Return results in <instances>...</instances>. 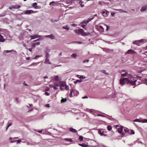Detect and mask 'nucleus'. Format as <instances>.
Masks as SVG:
<instances>
[{
    "mask_svg": "<svg viewBox=\"0 0 147 147\" xmlns=\"http://www.w3.org/2000/svg\"><path fill=\"white\" fill-rule=\"evenodd\" d=\"M137 81V79H134L132 80H129L127 78H124L123 79H120V84L123 85L125 83L127 84H130L133 86L135 85Z\"/></svg>",
    "mask_w": 147,
    "mask_h": 147,
    "instance_id": "1",
    "label": "nucleus"
},
{
    "mask_svg": "<svg viewBox=\"0 0 147 147\" xmlns=\"http://www.w3.org/2000/svg\"><path fill=\"white\" fill-rule=\"evenodd\" d=\"M129 132L128 128L122 126H120V134H121V136L122 137L128 136V134Z\"/></svg>",
    "mask_w": 147,
    "mask_h": 147,
    "instance_id": "2",
    "label": "nucleus"
},
{
    "mask_svg": "<svg viewBox=\"0 0 147 147\" xmlns=\"http://www.w3.org/2000/svg\"><path fill=\"white\" fill-rule=\"evenodd\" d=\"M75 32L77 33H78L80 34H81L83 36H87V33H85L83 29H79L76 30Z\"/></svg>",
    "mask_w": 147,
    "mask_h": 147,
    "instance_id": "3",
    "label": "nucleus"
},
{
    "mask_svg": "<svg viewBox=\"0 0 147 147\" xmlns=\"http://www.w3.org/2000/svg\"><path fill=\"white\" fill-rule=\"evenodd\" d=\"M144 41L143 39H141L140 40H135L133 42V43L134 45H136L138 46H140V43H142Z\"/></svg>",
    "mask_w": 147,
    "mask_h": 147,
    "instance_id": "4",
    "label": "nucleus"
},
{
    "mask_svg": "<svg viewBox=\"0 0 147 147\" xmlns=\"http://www.w3.org/2000/svg\"><path fill=\"white\" fill-rule=\"evenodd\" d=\"M42 36L35 34L33 35L30 36V37L31 38V40L34 39L36 38H41Z\"/></svg>",
    "mask_w": 147,
    "mask_h": 147,
    "instance_id": "5",
    "label": "nucleus"
},
{
    "mask_svg": "<svg viewBox=\"0 0 147 147\" xmlns=\"http://www.w3.org/2000/svg\"><path fill=\"white\" fill-rule=\"evenodd\" d=\"M94 18V17H93L92 18H89L87 20H84L81 22L80 24H85L86 25L90 21L93 20Z\"/></svg>",
    "mask_w": 147,
    "mask_h": 147,
    "instance_id": "6",
    "label": "nucleus"
},
{
    "mask_svg": "<svg viewBox=\"0 0 147 147\" xmlns=\"http://www.w3.org/2000/svg\"><path fill=\"white\" fill-rule=\"evenodd\" d=\"M98 132L101 136H106L105 134H104L105 131L104 129H99Z\"/></svg>",
    "mask_w": 147,
    "mask_h": 147,
    "instance_id": "7",
    "label": "nucleus"
},
{
    "mask_svg": "<svg viewBox=\"0 0 147 147\" xmlns=\"http://www.w3.org/2000/svg\"><path fill=\"white\" fill-rule=\"evenodd\" d=\"M36 12V11H34L32 10H27L25 11V14H29L31 13H34Z\"/></svg>",
    "mask_w": 147,
    "mask_h": 147,
    "instance_id": "8",
    "label": "nucleus"
},
{
    "mask_svg": "<svg viewBox=\"0 0 147 147\" xmlns=\"http://www.w3.org/2000/svg\"><path fill=\"white\" fill-rule=\"evenodd\" d=\"M98 30L101 32H103L104 31V29L103 27L99 25L97 26Z\"/></svg>",
    "mask_w": 147,
    "mask_h": 147,
    "instance_id": "9",
    "label": "nucleus"
},
{
    "mask_svg": "<svg viewBox=\"0 0 147 147\" xmlns=\"http://www.w3.org/2000/svg\"><path fill=\"white\" fill-rule=\"evenodd\" d=\"M136 52L134 50L132 49H129L128 50L126 53V54H133L134 53H135Z\"/></svg>",
    "mask_w": 147,
    "mask_h": 147,
    "instance_id": "10",
    "label": "nucleus"
},
{
    "mask_svg": "<svg viewBox=\"0 0 147 147\" xmlns=\"http://www.w3.org/2000/svg\"><path fill=\"white\" fill-rule=\"evenodd\" d=\"M109 13V12L106 10L103 11L102 12V13L105 17H107Z\"/></svg>",
    "mask_w": 147,
    "mask_h": 147,
    "instance_id": "11",
    "label": "nucleus"
},
{
    "mask_svg": "<svg viewBox=\"0 0 147 147\" xmlns=\"http://www.w3.org/2000/svg\"><path fill=\"white\" fill-rule=\"evenodd\" d=\"M86 111L87 112H90L92 114H93V113L95 112V110L93 109H86Z\"/></svg>",
    "mask_w": 147,
    "mask_h": 147,
    "instance_id": "12",
    "label": "nucleus"
},
{
    "mask_svg": "<svg viewBox=\"0 0 147 147\" xmlns=\"http://www.w3.org/2000/svg\"><path fill=\"white\" fill-rule=\"evenodd\" d=\"M45 64H51V63L49 61V58H46L45 61Z\"/></svg>",
    "mask_w": 147,
    "mask_h": 147,
    "instance_id": "13",
    "label": "nucleus"
},
{
    "mask_svg": "<svg viewBox=\"0 0 147 147\" xmlns=\"http://www.w3.org/2000/svg\"><path fill=\"white\" fill-rule=\"evenodd\" d=\"M79 146H80L83 147H89L88 145L86 144L85 143L80 144H79Z\"/></svg>",
    "mask_w": 147,
    "mask_h": 147,
    "instance_id": "14",
    "label": "nucleus"
},
{
    "mask_svg": "<svg viewBox=\"0 0 147 147\" xmlns=\"http://www.w3.org/2000/svg\"><path fill=\"white\" fill-rule=\"evenodd\" d=\"M69 130L71 132H72L73 133H76L77 132V131H76V129H75L74 128H73L72 127H70L69 129Z\"/></svg>",
    "mask_w": 147,
    "mask_h": 147,
    "instance_id": "15",
    "label": "nucleus"
},
{
    "mask_svg": "<svg viewBox=\"0 0 147 147\" xmlns=\"http://www.w3.org/2000/svg\"><path fill=\"white\" fill-rule=\"evenodd\" d=\"M5 41V39L3 36L0 34V42H3Z\"/></svg>",
    "mask_w": 147,
    "mask_h": 147,
    "instance_id": "16",
    "label": "nucleus"
},
{
    "mask_svg": "<svg viewBox=\"0 0 147 147\" xmlns=\"http://www.w3.org/2000/svg\"><path fill=\"white\" fill-rule=\"evenodd\" d=\"M129 133L128 134V135L129 134H135L134 131L133 130H129Z\"/></svg>",
    "mask_w": 147,
    "mask_h": 147,
    "instance_id": "17",
    "label": "nucleus"
},
{
    "mask_svg": "<svg viewBox=\"0 0 147 147\" xmlns=\"http://www.w3.org/2000/svg\"><path fill=\"white\" fill-rule=\"evenodd\" d=\"M64 140L67 142H72L73 141V140L71 138H64Z\"/></svg>",
    "mask_w": 147,
    "mask_h": 147,
    "instance_id": "18",
    "label": "nucleus"
},
{
    "mask_svg": "<svg viewBox=\"0 0 147 147\" xmlns=\"http://www.w3.org/2000/svg\"><path fill=\"white\" fill-rule=\"evenodd\" d=\"M65 83L62 82L60 84V88L61 89H62V87H63L64 86H65Z\"/></svg>",
    "mask_w": 147,
    "mask_h": 147,
    "instance_id": "19",
    "label": "nucleus"
},
{
    "mask_svg": "<svg viewBox=\"0 0 147 147\" xmlns=\"http://www.w3.org/2000/svg\"><path fill=\"white\" fill-rule=\"evenodd\" d=\"M59 79V77L57 76H55L52 78V79L53 80H57Z\"/></svg>",
    "mask_w": 147,
    "mask_h": 147,
    "instance_id": "20",
    "label": "nucleus"
},
{
    "mask_svg": "<svg viewBox=\"0 0 147 147\" xmlns=\"http://www.w3.org/2000/svg\"><path fill=\"white\" fill-rule=\"evenodd\" d=\"M147 9V7L146 6L142 7L140 9V11H144L146 10Z\"/></svg>",
    "mask_w": 147,
    "mask_h": 147,
    "instance_id": "21",
    "label": "nucleus"
},
{
    "mask_svg": "<svg viewBox=\"0 0 147 147\" xmlns=\"http://www.w3.org/2000/svg\"><path fill=\"white\" fill-rule=\"evenodd\" d=\"M37 3H33L32 4V6L34 8H35V9H36L37 8Z\"/></svg>",
    "mask_w": 147,
    "mask_h": 147,
    "instance_id": "22",
    "label": "nucleus"
},
{
    "mask_svg": "<svg viewBox=\"0 0 147 147\" xmlns=\"http://www.w3.org/2000/svg\"><path fill=\"white\" fill-rule=\"evenodd\" d=\"M142 120L140 119H135L134 121V122H141L142 123Z\"/></svg>",
    "mask_w": 147,
    "mask_h": 147,
    "instance_id": "23",
    "label": "nucleus"
},
{
    "mask_svg": "<svg viewBox=\"0 0 147 147\" xmlns=\"http://www.w3.org/2000/svg\"><path fill=\"white\" fill-rule=\"evenodd\" d=\"M76 76L80 79H85L86 78L85 76H80L78 75Z\"/></svg>",
    "mask_w": 147,
    "mask_h": 147,
    "instance_id": "24",
    "label": "nucleus"
},
{
    "mask_svg": "<svg viewBox=\"0 0 147 147\" xmlns=\"http://www.w3.org/2000/svg\"><path fill=\"white\" fill-rule=\"evenodd\" d=\"M16 141L17 142V143H18L20 142H21V140H11L10 141L11 143H13L14 142H15Z\"/></svg>",
    "mask_w": 147,
    "mask_h": 147,
    "instance_id": "25",
    "label": "nucleus"
},
{
    "mask_svg": "<svg viewBox=\"0 0 147 147\" xmlns=\"http://www.w3.org/2000/svg\"><path fill=\"white\" fill-rule=\"evenodd\" d=\"M13 5L14 9H18L20 7V6L18 5Z\"/></svg>",
    "mask_w": 147,
    "mask_h": 147,
    "instance_id": "26",
    "label": "nucleus"
},
{
    "mask_svg": "<svg viewBox=\"0 0 147 147\" xmlns=\"http://www.w3.org/2000/svg\"><path fill=\"white\" fill-rule=\"evenodd\" d=\"M71 56L72 57H73L75 59L76 58L77 56V55L76 54V53H73L71 55Z\"/></svg>",
    "mask_w": 147,
    "mask_h": 147,
    "instance_id": "27",
    "label": "nucleus"
},
{
    "mask_svg": "<svg viewBox=\"0 0 147 147\" xmlns=\"http://www.w3.org/2000/svg\"><path fill=\"white\" fill-rule=\"evenodd\" d=\"M105 2H103V1H100L98 2V4L100 5H105Z\"/></svg>",
    "mask_w": 147,
    "mask_h": 147,
    "instance_id": "28",
    "label": "nucleus"
},
{
    "mask_svg": "<svg viewBox=\"0 0 147 147\" xmlns=\"http://www.w3.org/2000/svg\"><path fill=\"white\" fill-rule=\"evenodd\" d=\"M62 99L61 100V103L63 102H65L67 100V99L66 98H63L62 97Z\"/></svg>",
    "mask_w": 147,
    "mask_h": 147,
    "instance_id": "29",
    "label": "nucleus"
},
{
    "mask_svg": "<svg viewBox=\"0 0 147 147\" xmlns=\"http://www.w3.org/2000/svg\"><path fill=\"white\" fill-rule=\"evenodd\" d=\"M50 38L51 39H54L55 38V37L53 34H50Z\"/></svg>",
    "mask_w": 147,
    "mask_h": 147,
    "instance_id": "30",
    "label": "nucleus"
},
{
    "mask_svg": "<svg viewBox=\"0 0 147 147\" xmlns=\"http://www.w3.org/2000/svg\"><path fill=\"white\" fill-rule=\"evenodd\" d=\"M127 72H125V73L124 74H122L121 75V77H123L127 76Z\"/></svg>",
    "mask_w": 147,
    "mask_h": 147,
    "instance_id": "31",
    "label": "nucleus"
},
{
    "mask_svg": "<svg viewBox=\"0 0 147 147\" xmlns=\"http://www.w3.org/2000/svg\"><path fill=\"white\" fill-rule=\"evenodd\" d=\"M136 143H142V142L140 141L139 139H138L136 141L134 142V144H135Z\"/></svg>",
    "mask_w": 147,
    "mask_h": 147,
    "instance_id": "32",
    "label": "nucleus"
},
{
    "mask_svg": "<svg viewBox=\"0 0 147 147\" xmlns=\"http://www.w3.org/2000/svg\"><path fill=\"white\" fill-rule=\"evenodd\" d=\"M78 3H79L81 7H83L84 6V5L82 4V3H83V2L82 1H80L79 2H78Z\"/></svg>",
    "mask_w": 147,
    "mask_h": 147,
    "instance_id": "33",
    "label": "nucleus"
},
{
    "mask_svg": "<svg viewBox=\"0 0 147 147\" xmlns=\"http://www.w3.org/2000/svg\"><path fill=\"white\" fill-rule=\"evenodd\" d=\"M74 92L73 90L72 89L71 90L70 92L69 93V96L71 97L72 96V93Z\"/></svg>",
    "mask_w": 147,
    "mask_h": 147,
    "instance_id": "34",
    "label": "nucleus"
},
{
    "mask_svg": "<svg viewBox=\"0 0 147 147\" xmlns=\"http://www.w3.org/2000/svg\"><path fill=\"white\" fill-rule=\"evenodd\" d=\"M59 87V85L58 84H56V85L55 86H54L53 87V88L54 89L57 90L58 88V87Z\"/></svg>",
    "mask_w": 147,
    "mask_h": 147,
    "instance_id": "35",
    "label": "nucleus"
},
{
    "mask_svg": "<svg viewBox=\"0 0 147 147\" xmlns=\"http://www.w3.org/2000/svg\"><path fill=\"white\" fill-rule=\"evenodd\" d=\"M42 55H36V56L33 58V59H36L37 58H38V57H42Z\"/></svg>",
    "mask_w": 147,
    "mask_h": 147,
    "instance_id": "36",
    "label": "nucleus"
},
{
    "mask_svg": "<svg viewBox=\"0 0 147 147\" xmlns=\"http://www.w3.org/2000/svg\"><path fill=\"white\" fill-rule=\"evenodd\" d=\"M107 129L109 131H111L112 129V127H111V126L110 125L108 126H107Z\"/></svg>",
    "mask_w": 147,
    "mask_h": 147,
    "instance_id": "37",
    "label": "nucleus"
},
{
    "mask_svg": "<svg viewBox=\"0 0 147 147\" xmlns=\"http://www.w3.org/2000/svg\"><path fill=\"white\" fill-rule=\"evenodd\" d=\"M81 26L84 28L86 29V24H83Z\"/></svg>",
    "mask_w": 147,
    "mask_h": 147,
    "instance_id": "38",
    "label": "nucleus"
},
{
    "mask_svg": "<svg viewBox=\"0 0 147 147\" xmlns=\"http://www.w3.org/2000/svg\"><path fill=\"white\" fill-rule=\"evenodd\" d=\"M63 28L67 30H68L69 29V28L68 27V26H64L63 27Z\"/></svg>",
    "mask_w": 147,
    "mask_h": 147,
    "instance_id": "39",
    "label": "nucleus"
},
{
    "mask_svg": "<svg viewBox=\"0 0 147 147\" xmlns=\"http://www.w3.org/2000/svg\"><path fill=\"white\" fill-rule=\"evenodd\" d=\"M142 81L144 82L145 84L147 85V78L145 79L144 80H142Z\"/></svg>",
    "mask_w": 147,
    "mask_h": 147,
    "instance_id": "40",
    "label": "nucleus"
},
{
    "mask_svg": "<svg viewBox=\"0 0 147 147\" xmlns=\"http://www.w3.org/2000/svg\"><path fill=\"white\" fill-rule=\"evenodd\" d=\"M50 50L47 48L46 49L45 52H46V53H49L50 52Z\"/></svg>",
    "mask_w": 147,
    "mask_h": 147,
    "instance_id": "41",
    "label": "nucleus"
},
{
    "mask_svg": "<svg viewBox=\"0 0 147 147\" xmlns=\"http://www.w3.org/2000/svg\"><path fill=\"white\" fill-rule=\"evenodd\" d=\"M142 123H147V119H143L142 120Z\"/></svg>",
    "mask_w": 147,
    "mask_h": 147,
    "instance_id": "42",
    "label": "nucleus"
},
{
    "mask_svg": "<svg viewBox=\"0 0 147 147\" xmlns=\"http://www.w3.org/2000/svg\"><path fill=\"white\" fill-rule=\"evenodd\" d=\"M83 137L82 136H80L79 137V139L80 141H82L83 140Z\"/></svg>",
    "mask_w": 147,
    "mask_h": 147,
    "instance_id": "43",
    "label": "nucleus"
},
{
    "mask_svg": "<svg viewBox=\"0 0 147 147\" xmlns=\"http://www.w3.org/2000/svg\"><path fill=\"white\" fill-rule=\"evenodd\" d=\"M12 125V123H8L7 125V128H6V129L7 130V129L11 125Z\"/></svg>",
    "mask_w": 147,
    "mask_h": 147,
    "instance_id": "44",
    "label": "nucleus"
},
{
    "mask_svg": "<svg viewBox=\"0 0 147 147\" xmlns=\"http://www.w3.org/2000/svg\"><path fill=\"white\" fill-rule=\"evenodd\" d=\"M49 53H46V58H49Z\"/></svg>",
    "mask_w": 147,
    "mask_h": 147,
    "instance_id": "45",
    "label": "nucleus"
},
{
    "mask_svg": "<svg viewBox=\"0 0 147 147\" xmlns=\"http://www.w3.org/2000/svg\"><path fill=\"white\" fill-rule=\"evenodd\" d=\"M36 46L38 45H40V43L39 42H37L34 43Z\"/></svg>",
    "mask_w": 147,
    "mask_h": 147,
    "instance_id": "46",
    "label": "nucleus"
},
{
    "mask_svg": "<svg viewBox=\"0 0 147 147\" xmlns=\"http://www.w3.org/2000/svg\"><path fill=\"white\" fill-rule=\"evenodd\" d=\"M82 80H76V82L79 83H81L82 82Z\"/></svg>",
    "mask_w": 147,
    "mask_h": 147,
    "instance_id": "47",
    "label": "nucleus"
},
{
    "mask_svg": "<svg viewBox=\"0 0 147 147\" xmlns=\"http://www.w3.org/2000/svg\"><path fill=\"white\" fill-rule=\"evenodd\" d=\"M97 115L98 116H101L102 117H106V116H104L103 115H102L101 114H98Z\"/></svg>",
    "mask_w": 147,
    "mask_h": 147,
    "instance_id": "48",
    "label": "nucleus"
},
{
    "mask_svg": "<svg viewBox=\"0 0 147 147\" xmlns=\"http://www.w3.org/2000/svg\"><path fill=\"white\" fill-rule=\"evenodd\" d=\"M9 8L10 9H14V5L9 7Z\"/></svg>",
    "mask_w": 147,
    "mask_h": 147,
    "instance_id": "49",
    "label": "nucleus"
},
{
    "mask_svg": "<svg viewBox=\"0 0 147 147\" xmlns=\"http://www.w3.org/2000/svg\"><path fill=\"white\" fill-rule=\"evenodd\" d=\"M65 89L66 90H69V86L67 85H65Z\"/></svg>",
    "mask_w": 147,
    "mask_h": 147,
    "instance_id": "50",
    "label": "nucleus"
},
{
    "mask_svg": "<svg viewBox=\"0 0 147 147\" xmlns=\"http://www.w3.org/2000/svg\"><path fill=\"white\" fill-rule=\"evenodd\" d=\"M59 20H54L53 19H52L51 20V21L53 22H57Z\"/></svg>",
    "mask_w": 147,
    "mask_h": 147,
    "instance_id": "51",
    "label": "nucleus"
},
{
    "mask_svg": "<svg viewBox=\"0 0 147 147\" xmlns=\"http://www.w3.org/2000/svg\"><path fill=\"white\" fill-rule=\"evenodd\" d=\"M101 71H102L103 73H104V74H108V73H106V71L105 70H102Z\"/></svg>",
    "mask_w": 147,
    "mask_h": 147,
    "instance_id": "52",
    "label": "nucleus"
},
{
    "mask_svg": "<svg viewBox=\"0 0 147 147\" xmlns=\"http://www.w3.org/2000/svg\"><path fill=\"white\" fill-rule=\"evenodd\" d=\"M107 118H108L109 119H110V120H112V119H113V118H112L111 117L109 116H108V117H107Z\"/></svg>",
    "mask_w": 147,
    "mask_h": 147,
    "instance_id": "53",
    "label": "nucleus"
},
{
    "mask_svg": "<svg viewBox=\"0 0 147 147\" xmlns=\"http://www.w3.org/2000/svg\"><path fill=\"white\" fill-rule=\"evenodd\" d=\"M45 94L47 96H49V94L48 92H46L45 93Z\"/></svg>",
    "mask_w": 147,
    "mask_h": 147,
    "instance_id": "54",
    "label": "nucleus"
},
{
    "mask_svg": "<svg viewBox=\"0 0 147 147\" xmlns=\"http://www.w3.org/2000/svg\"><path fill=\"white\" fill-rule=\"evenodd\" d=\"M89 61V60H84L83 61V63H85V62H88Z\"/></svg>",
    "mask_w": 147,
    "mask_h": 147,
    "instance_id": "55",
    "label": "nucleus"
},
{
    "mask_svg": "<svg viewBox=\"0 0 147 147\" xmlns=\"http://www.w3.org/2000/svg\"><path fill=\"white\" fill-rule=\"evenodd\" d=\"M12 51V50H6V51H5V52L6 53H8L10 52H11Z\"/></svg>",
    "mask_w": 147,
    "mask_h": 147,
    "instance_id": "56",
    "label": "nucleus"
},
{
    "mask_svg": "<svg viewBox=\"0 0 147 147\" xmlns=\"http://www.w3.org/2000/svg\"><path fill=\"white\" fill-rule=\"evenodd\" d=\"M75 42V43H77L78 44H82V42Z\"/></svg>",
    "mask_w": 147,
    "mask_h": 147,
    "instance_id": "57",
    "label": "nucleus"
},
{
    "mask_svg": "<svg viewBox=\"0 0 147 147\" xmlns=\"http://www.w3.org/2000/svg\"><path fill=\"white\" fill-rule=\"evenodd\" d=\"M45 106L48 108L49 107H50L49 104H47Z\"/></svg>",
    "mask_w": 147,
    "mask_h": 147,
    "instance_id": "58",
    "label": "nucleus"
},
{
    "mask_svg": "<svg viewBox=\"0 0 147 147\" xmlns=\"http://www.w3.org/2000/svg\"><path fill=\"white\" fill-rule=\"evenodd\" d=\"M36 46V45H35V44H34V43L32 44V47L33 48H34V47H35V46Z\"/></svg>",
    "mask_w": 147,
    "mask_h": 147,
    "instance_id": "59",
    "label": "nucleus"
},
{
    "mask_svg": "<svg viewBox=\"0 0 147 147\" xmlns=\"http://www.w3.org/2000/svg\"><path fill=\"white\" fill-rule=\"evenodd\" d=\"M107 26V29H106V30L107 31H108L109 29V27L108 26Z\"/></svg>",
    "mask_w": 147,
    "mask_h": 147,
    "instance_id": "60",
    "label": "nucleus"
},
{
    "mask_svg": "<svg viewBox=\"0 0 147 147\" xmlns=\"http://www.w3.org/2000/svg\"><path fill=\"white\" fill-rule=\"evenodd\" d=\"M72 26H74V27H75V26H77V25L76 24H72Z\"/></svg>",
    "mask_w": 147,
    "mask_h": 147,
    "instance_id": "61",
    "label": "nucleus"
},
{
    "mask_svg": "<svg viewBox=\"0 0 147 147\" xmlns=\"http://www.w3.org/2000/svg\"><path fill=\"white\" fill-rule=\"evenodd\" d=\"M88 98V97L87 96H85L84 97H83L82 98L83 99L87 98Z\"/></svg>",
    "mask_w": 147,
    "mask_h": 147,
    "instance_id": "62",
    "label": "nucleus"
},
{
    "mask_svg": "<svg viewBox=\"0 0 147 147\" xmlns=\"http://www.w3.org/2000/svg\"><path fill=\"white\" fill-rule=\"evenodd\" d=\"M115 14V13H114L112 12L111 13V15L113 16H114Z\"/></svg>",
    "mask_w": 147,
    "mask_h": 147,
    "instance_id": "63",
    "label": "nucleus"
},
{
    "mask_svg": "<svg viewBox=\"0 0 147 147\" xmlns=\"http://www.w3.org/2000/svg\"><path fill=\"white\" fill-rule=\"evenodd\" d=\"M116 96V95L115 94H113L112 96V98H114Z\"/></svg>",
    "mask_w": 147,
    "mask_h": 147,
    "instance_id": "64",
    "label": "nucleus"
}]
</instances>
